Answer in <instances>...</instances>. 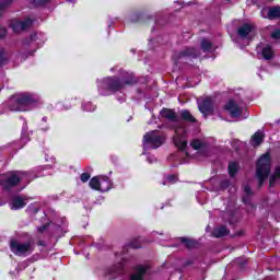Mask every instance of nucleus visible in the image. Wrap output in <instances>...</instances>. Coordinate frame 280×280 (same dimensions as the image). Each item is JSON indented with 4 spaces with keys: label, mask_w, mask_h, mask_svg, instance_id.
I'll use <instances>...</instances> for the list:
<instances>
[{
    "label": "nucleus",
    "mask_w": 280,
    "mask_h": 280,
    "mask_svg": "<svg viewBox=\"0 0 280 280\" xmlns=\"http://www.w3.org/2000/svg\"><path fill=\"white\" fill-rule=\"evenodd\" d=\"M161 116L164 117V119H167V121L171 122V128H174L175 130L173 141L176 148L182 152L185 151L187 148V128H185V124L180 121L176 112L172 109L163 108L161 110Z\"/></svg>",
    "instance_id": "1"
},
{
    "label": "nucleus",
    "mask_w": 280,
    "mask_h": 280,
    "mask_svg": "<svg viewBox=\"0 0 280 280\" xmlns=\"http://www.w3.org/2000/svg\"><path fill=\"white\" fill-rule=\"evenodd\" d=\"M126 84H137L135 74L127 72L122 80L117 77H107L101 81H97V89L100 95H106V91L117 93V91L126 89Z\"/></svg>",
    "instance_id": "2"
},
{
    "label": "nucleus",
    "mask_w": 280,
    "mask_h": 280,
    "mask_svg": "<svg viewBox=\"0 0 280 280\" xmlns=\"http://www.w3.org/2000/svg\"><path fill=\"white\" fill-rule=\"evenodd\" d=\"M4 176V179H0V186L4 191H10L14 189L19 183L25 180L26 185H30L34 178H38L40 175H34L32 172L11 171L5 173Z\"/></svg>",
    "instance_id": "3"
},
{
    "label": "nucleus",
    "mask_w": 280,
    "mask_h": 280,
    "mask_svg": "<svg viewBox=\"0 0 280 280\" xmlns=\"http://www.w3.org/2000/svg\"><path fill=\"white\" fill-rule=\"evenodd\" d=\"M38 102V98L30 93H21L14 95L10 100V108L15 112L30 110L31 106H34Z\"/></svg>",
    "instance_id": "4"
},
{
    "label": "nucleus",
    "mask_w": 280,
    "mask_h": 280,
    "mask_svg": "<svg viewBox=\"0 0 280 280\" xmlns=\"http://www.w3.org/2000/svg\"><path fill=\"white\" fill-rule=\"evenodd\" d=\"M272 167V160L270 153L262 154L256 164V178L258 179V186L262 187L266 183V178L270 176V170Z\"/></svg>",
    "instance_id": "5"
},
{
    "label": "nucleus",
    "mask_w": 280,
    "mask_h": 280,
    "mask_svg": "<svg viewBox=\"0 0 280 280\" xmlns=\"http://www.w3.org/2000/svg\"><path fill=\"white\" fill-rule=\"evenodd\" d=\"M143 148L144 150H156L165 143V136L159 135V131H149L143 136Z\"/></svg>",
    "instance_id": "6"
},
{
    "label": "nucleus",
    "mask_w": 280,
    "mask_h": 280,
    "mask_svg": "<svg viewBox=\"0 0 280 280\" xmlns=\"http://www.w3.org/2000/svg\"><path fill=\"white\" fill-rule=\"evenodd\" d=\"M200 56V51L195 47H186L179 52H175L173 60L175 65H187L189 60H194Z\"/></svg>",
    "instance_id": "7"
},
{
    "label": "nucleus",
    "mask_w": 280,
    "mask_h": 280,
    "mask_svg": "<svg viewBox=\"0 0 280 280\" xmlns=\"http://www.w3.org/2000/svg\"><path fill=\"white\" fill-rule=\"evenodd\" d=\"M224 109L229 113L230 117L237 119L242 117V119L248 118V113H246V107L242 103H237L235 100H230L225 105Z\"/></svg>",
    "instance_id": "8"
},
{
    "label": "nucleus",
    "mask_w": 280,
    "mask_h": 280,
    "mask_svg": "<svg viewBox=\"0 0 280 280\" xmlns=\"http://www.w3.org/2000/svg\"><path fill=\"white\" fill-rule=\"evenodd\" d=\"M10 250L18 257H25V255H32L34 253V244L32 242L19 243L16 240H11Z\"/></svg>",
    "instance_id": "9"
},
{
    "label": "nucleus",
    "mask_w": 280,
    "mask_h": 280,
    "mask_svg": "<svg viewBox=\"0 0 280 280\" xmlns=\"http://www.w3.org/2000/svg\"><path fill=\"white\" fill-rule=\"evenodd\" d=\"M236 34L242 40H253L257 36V27L253 24L245 23L238 26Z\"/></svg>",
    "instance_id": "10"
},
{
    "label": "nucleus",
    "mask_w": 280,
    "mask_h": 280,
    "mask_svg": "<svg viewBox=\"0 0 280 280\" xmlns=\"http://www.w3.org/2000/svg\"><path fill=\"white\" fill-rule=\"evenodd\" d=\"M33 23L34 21L32 19H26L24 21L12 20L10 23V27L13 30L15 34H21V32H25V30H30Z\"/></svg>",
    "instance_id": "11"
},
{
    "label": "nucleus",
    "mask_w": 280,
    "mask_h": 280,
    "mask_svg": "<svg viewBox=\"0 0 280 280\" xmlns=\"http://www.w3.org/2000/svg\"><path fill=\"white\" fill-rule=\"evenodd\" d=\"M198 108L203 117H208L209 115H211V113H213V101L211 100V97H207L198 104Z\"/></svg>",
    "instance_id": "12"
},
{
    "label": "nucleus",
    "mask_w": 280,
    "mask_h": 280,
    "mask_svg": "<svg viewBox=\"0 0 280 280\" xmlns=\"http://www.w3.org/2000/svg\"><path fill=\"white\" fill-rule=\"evenodd\" d=\"M26 205H27V199L20 195L13 197L10 202V207L12 211H19V209H23Z\"/></svg>",
    "instance_id": "13"
},
{
    "label": "nucleus",
    "mask_w": 280,
    "mask_h": 280,
    "mask_svg": "<svg viewBox=\"0 0 280 280\" xmlns=\"http://www.w3.org/2000/svg\"><path fill=\"white\" fill-rule=\"evenodd\" d=\"M148 272V267L138 265L133 268V272L129 276V280H143L145 273Z\"/></svg>",
    "instance_id": "14"
},
{
    "label": "nucleus",
    "mask_w": 280,
    "mask_h": 280,
    "mask_svg": "<svg viewBox=\"0 0 280 280\" xmlns=\"http://www.w3.org/2000/svg\"><path fill=\"white\" fill-rule=\"evenodd\" d=\"M179 116L182 121H186L187 124H198V119H196V116L188 109H182L179 112Z\"/></svg>",
    "instance_id": "15"
},
{
    "label": "nucleus",
    "mask_w": 280,
    "mask_h": 280,
    "mask_svg": "<svg viewBox=\"0 0 280 280\" xmlns=\"http://www.w3.org/2000/svg\"><path fill=\"white\" fill-rule=\"evenodd\" d=\"M264 139H266V135L264 131L258 130L256 131L250 139V143L253 148H257L258 145H261L264 143Z\"/></svg>",
    "instance_id": "16"
},
{
    "label": "nucleus",
    "mask_w": 280,
    "mask_h": 280,
    "mask_svg": "<svg viewBox=\"0 0 280 280\" xmlns=\"http://www.w3.org/2000/svg\"><path fill=\"white\" fill-rule=\"evenodd\" d=\"M244 191L246 194L245 197H243V202L247 205V207L250 209V211H255V205L250 202V198L248 196H253V190L250 189V186L244 185Z\"/></svg>",
    "instance_id": "17"
},
{
    "label": "nucleus",
    "mask_w": 280,
    "mask_h": 280,
    "mask_svg": "<svg viewBox=\"0 0 280 280\" xmlns=\"http://www.w3.org/2000/svg\"><path fill=\"white\" fill-rule=\"evenodd\" d=\"M231 233L230 230L225 225H220L213 229L212 231V236L220 238V237H225V235H229Z\"/></svg>",
    "instance_id": "18"
},
{
    "label": "nucleus",
    "mask_w": 280,
    "mask_h": 280,
    "mask_svg": "<svg viewBox=\"0 0 280 280\" xmlns=\"http://www.w3.org/2000/svg\"><path fill=\"white\" fill-rule=\"evenodd\" d=\"M113 188V182L107 176H101L98 191H109Z\"/></svg>",
    "instance_id": "19"
},
{
    "label": "nucleus",
    "mask_w": 280,
    "mask_h": 280,
    "mask_svg": "<svg viewBox=\"0 0 280 280\" xmlns=\"http://www.w3.org/2000/svg\"><path fill=\"white\" fill-rule=\"evenodd\" d=\"M201 50L205 54H212V51H215V48L213 47V43L207 38H202L200 42Z\"/></svg>",
    "instance_id": "20"
},
{
    "label": "nucleus",
    "mask_w": 280,
    "mask_h": 280,
    "mask_svg": "<svg viewBox=\"0 0 280 280\" xmlns=\"http://www.w3.org/2000/svg\"><path fill=\"white\" fill-rule=\"evenodd\" d=\"M261 56L264 60H272V58H275V51L272 50V46L266 45L261 50Z\"/></svg>",
    "instance_id": "21"
},
{
    "label": "nucleus",
    "mask_w": 280,
    "mask_h": 280,
    "mask_svg": "<svg viewBox=\"0 0 280 280\" xmlns=\"http://www.w3.org/2000/svg\"><path fill=\"white\" fill-rule=\"evenodd\" d=\"M122 272H124V264L121 262L108 270V275L112 276V279H115V277L121 275Z\"/></svg>",
    "instance_id": "22"
},
{
    "label": "nucleus",
    "mask_w": 280,
    "mask_h": 280,
    "mask_svg": "<svg viewBox=\"0 0 280 280\" xmlns=\"http://www.w3.org/2000/svg\"><path fill=\"white\" fill-rule=\"evenodd\" d=\"M228 172L231 176V178H234L235 174L240 172V163L237 162H230L228 166Z\"/></svg>",
    "instance_id": "23"
},
{
    "label": "nucleus",
    "mask_w": 280,
    "mask_h": 280,
    "mask_svg": "<svg viewBox=\"0 0 280 280\" xmlns=\"http://www.w3.org/2000/svg\"><path fill=\"white\" fill-rule=\"evenodd\" d=\"M279 178H280V165L276 166L273 174L270 176L269 187H275V185H276L277 180H279Z\"/></svg>",
    "instance_id": "24"
},
{
    "label": "nucleus",
    "mask_w": 280,
    "mask_h": 280,
    "mask_svg": "<svg viewBox=\"0 0 280 280\" xmlns=\"http://www.w3.org/2000/svg\"><path fill=\"white\" fill-rule=\"evenodd\" d=\"M280 19V7H269V21Z\"/></svg>",
    "instance_id": "25"
},
{
    "label": "nucleus",
    "mask_w": 280,
    "mask_h": 280,
    "mask_svg": "<svg viewBox=\"0 0 280 280\" xmlns=\"http://www.w3.org/2000/svg\"><path fill=\"white\" fill-rule=\"evenodd\" d=\"M8 60H10V56H8L5 48L0 46V67L8 65Z\"/></svg>",
    "instance_id": "26"
},
{
    "label": "nucleus",
    "mask_w": 280,
    "mask_h": 280,
    "mask_svg": "<svg viewBox=\"0 0 280 280\" xmlns=\"http://www.w3.org/2000/svg\"><path fill=\"white\" fill-rule=\"evenodd\" d=\"M190 145L194 150H202V148H207V142L200 139H195L190 142Z\"/></svg>",
    "instance_id": "27"
},
{
    "label": "nucleus",
    "mask_w": 280,
    "mask_h": 280,
    "mask_svg": "<svg viewBox=\"0 0 280 280\" xmlns=\"http://www.w3.org/2000/svg\"><path fill=\"white\" fill-rule=\"evenodd\" d=\"M100 183H101V176H96L90 180L89 185L92 189L100 191Z\"/></svg>",
    "instance_id": "28"
},
{
    "label": "nucleus",
    "mask_w": 280,
    "mask_h": 280,
    "mask_svg": "<svg viewBox=\"0 0 280 280\" xmlns=\"http://www.w3.org/2000/svg\"><path fill=\"white\" fill-rule=\"evenodd\" d=\"M182 244H185L186 248H195V246L198 244L196 241H191L187 237H180Z\"/></svg>",
    "instance_id": "29"
},
{
    "label": "nucleus",
    "mask_w": 280,
    "mask_h": 280,
    "mask_svg": "<svg viewBox=\"0 0 280 280\" xmlns=\"http://www.w3.org/2000/svg\"><path fill=\"white\" fill-rule=\"evenodd\" d=\"M49 1L51 0H31V5H33V8H40L49 3Z\"/></svg>",
    "instance_id": "30"
},
{
    "label": "nucleus",
    "mask_w": 280,
    "mask_h": 280,
    "mask_svg": "<svg viewBox=\"0 0 280 280\" xmlns=\"http://www.w3.org/2000/svg\"><path fill=\"white\" fill-rule=\"evenodd\" d=\"M96 106L93 105V103L88 102L82 105V110H85L86 113H93L95 110Z\"/></svg>",
    "instance_id": "31"
},
{
    "label": "nucleus",
    "mask_w": 280,
    "mask_h": 280,
    "mask_svg": "<svg viewBox=\"0 0 280 280\" xmlns=\"http://www.w3.org/2000/svg\"><path fill=\"white\" fill-rule=\"evenodd\" d=\"M177 180H178V177H176V175H168L166 176L162 185H167V183H170L171 185H174V183H176Z\"/></svg>",
    "instance_id": "32"
},
{
    "label": "nucleus",
    "mask_w": 280,
    "mask_h": 280,
    "mask_svg": "<svg viewBox=\"0 0 280 280\" xmlns=\"http://www.w3.org/2000/svg\"><path fill=\"white\" fill-rule=\"evenodd\" d=\"M12 5V0H1L0 1V11L8 10Z\"/></svg>",
    "instance_id": "33"
},
{
    "label": "nucleus",
    "mask_w": 280,
    "mask_h": 280,
    "mask_svg": "<svg viewBox=\"0 0 280 280\" xmlns=\"http://www.w3.org/2000/svg\"><path fill=\"white\" fill-rule=\"evenodd\" d=\"M260 16H262V19H269V7H265L261 9Z\"/></svg>",
    "instance_id": "34"
},
{
    "label": "nucleus",
    "mask_w": 280,
    "mask_h": 280,
    "mask_svg": "<svg viewBox=\"0 0 280 280\" xmlns=\"http://www.w3.org/2000/svg\"><path fill=\"white\" fill-rule=\"evenodd\" d=\"M271 38H273V40H280V28H277L271 33Z\"/></svg>",
    "instance_id": "35"
},
{
    "label": "nucleus",
    "mask_w": 280,
    "mask_h": 280,
    "mask_svg": "<svg viewBox=\"0 0 280 280\" xmlns=\"http://www.w3.org/2000/svg\"><path fill=\"white\" fill-rule=\"evenodd\" d=\"M90 178H91V174H89V173L81 174V182L82 183H89Z\"/></svg>",
    "instance_id": "36"
},
{
    "label": "nucleus",
    "mask_w": 280,
    "mask_h": 280,
    "mask_svg": "<svg viewBox=\"0 0 280 280\" xmlns=\"http://www.w3.org/2000/svg\"><path fill=\"white\" fill-rule=\"evenodd\" d=\"M231 185V182L229 179H224L221 182V189H229V186Z\"/></svg>",
    "instance_id": "37"
},
{
    "label": "nucleus",
    "mask_w": 280,
    "mask_h": 280,
    "mask_svg": "<svg viewBox=\"0 0 280 280\" xmlns=\"http://www.w3.org/2000/svg\"><path fill=\"white\" fill-rule=\"evenodd\" d=\"M47 229H49V224H45V225L37 228V231H38V233H45V231H47Z\"/></svg>",
    "instance_id": "38"
},
{
    "label": "nucleus",
    "mask_w": 280,
    "mask_h": 280,
    "mask_svg": "<svg viewBox=\"0 0 280 280\" xmlns=\"http://www.w3.org/2000/svg\"><path fill=\"white\" fill-rule=\"evenodd\" d=\"M129 246L130 248H141V243L133 241L129 244Z\"/></svg>",
    "instance_id": "39"
},
{
    "label": "nucleus",
    "mask_w": 280,
    "mask_h": 280,
    "mask_svg": "<svg viewBox=\"0 0 280 280\" xmlns=\"http://www.w3.org/2000/svg\"><path fill=\"white\" fill-rule=\"evenodd\" d=\"M7 34H8V31L4 27H0V38H4Z\"/></svg>",
    "instance_id": "40"
},
{
    "label": "nucleus",
    "mask_w": 280,
    "mask_h": 280,
    "mask_svg": "<svg viewBox=\"0 0 280 280\" xmlns=\"http://www.w3.org/2000/svg\"><path fill=\"white\" fill-rule=\"evenodd\" d=\"M244 236V230H240L238 232H236L233 237H242Z\"/></svg>",
    "instance_id": "41"
},
{
    "label": "nucleus",
    "mask_w": 280,
    "mask_h": 280,
    "mask_svg": "<svg viewBox=\"0 0 280 280\" xmlns=\"http://www.w3.org/2000/svg\"><path fill=\"white\" fill-rule=\"evenodd\" d=\"M118 102H126V94H120V96H117Z\"/></svg>",
    "instance_id": "42"
},
{
    "label": "nucleus",
    "mask_w": 280,
    "mask_h": 280,
    "mask_svg": "<svg viewBox=\"0 0 280 280\" xmlns=\"http://www.w3.org/2000/svg\"><path fill=\"white\" fill-rule=\"evenodd\" d=\"M28 211H32V213H38V208H34L32 206H28Z\"/></svg>",
    "instance_id": "43"
},
{
    "label": "nucleus",
    "mask_w": 280,
    "mask_h": 280,
    "mask_svg": "<svg viewBox=\"0 0 280 280\" xmlns=\"http://www.w3.org/2000/svg\"><path fill=\"white\" fill-rule=\"evenodd\" d=\"M148 163H154L156 161V158L154 156H148L147 158Z\"/></svg>",
    "instance_id": "44"
},
{
    "label": "nucleus",
    "mask_w": 280,
    "mask_h": 280,
    "mask_svg": "<svg viewBox=\"0 0 280 280\" xmlns=\"http://www.w3.org/2000/svg\"><path fill=\"white\" fill-rule=\"evenodd\" d=\"M40 130H42L43 132H47V130H49V126L42 127Z\"/></svg>",
    "instance_id": "45"
},
{
    "label": "nucleus",
    "mask_w": 280,
    "mask_h": 280,
    "mask_svg": "<svg viewBox=\"0 0 280 280\" xmlns=\"http://www.w3.org/2000/svg\"><path fill=\"white\" fill-rule=\"evenodd\" d=\"M42 121H44V124H47V116H44V117L42 118Z\"/></svg>",
    "instance_id": "46"
},
{
    "label": "nucleus",
    "mask_w": 280,
    "mask_h": 280,
    "mask_svg": "<svg viewBox=\"0 0 280 280\" xmlns=\"http://www.w3.org/2000/svg\"><path fill=\"white\" fill-rule=\"evenodd\" d=\"M37 244L38 246H45V243L43 241H39Z\"/></svg>",
    "instance_id": "47"
},
{
    "label": "nucleus",
    "mask_w": 280,
    "mask_h": 280,
    "mask_svg": "<svg viewBox=\"0 0 280 280\" xmlns=\"http://www.w3.org/2000/svg\"><path fill=\"white\" fill-rule=\"evenodd\" d=\"M139 19V15H135V18L131 19L132 22L137 21Z\"/></svg>",
    "instance_id": "48"
},
{
    "label": "nucleus",
    "mask_w": 280,
    "mask_h": 280,
    "mask_svg": "<svg viewBox=\"0 0 280 280\" xmlns=\"http://www.w3.org/2000/svg\"><path fill=\"white\" fill-rule=\"evenodd\" d=\"M152 42H153V39H150V40H149V45H152Z\"/></svg>",
    "instance_id": "49"
},
{
    "label": "nucleus",
    "mask_w": 280,
    "mask_h": 280,
    "mask_svg": "<svg viewBox=\"0 0 280 280\" xmlns=\"http://www.w3.org/2000/svg\"><path fill=\"white\" fill-rule=\"evenodd\" d=\"M191 261L186 262V266H190Z\"/></svg>",
    "instance_id": "50"
},
{
    "label": "nucleus",
    "mask_w": 280,
    "mask_h": 280,
    "mask_svg": "<svg viewBox=\"0 0 280 280\" xmlns=\"http://www.w3.org/2000/svg\"><path fill=\"white\" fill-rule=\"evenodd\" d=\"M67 1H73V0H67Z\"/></svg>",
    "instance_id": "51"
}]
</instances>
